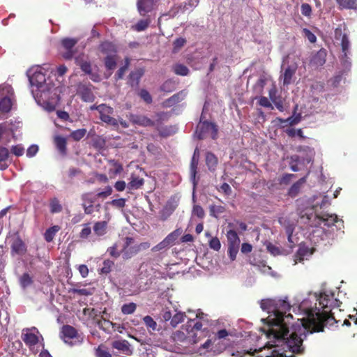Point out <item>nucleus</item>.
Returning <instances> with one entry per match:
<instances>
[{
  "label": "nucleus",
  "instance_id": "nucleus-1",
  "mask_svg": "<svg viewBox=\"0 0 357 357\" xmlns=\"http://www.w3.org/2000/svg\"><path fill=\"white\" fill-rule=\"evenodd\" d=\"M207 315L197 310L196 318L199 321L195 322V319H190L188 321L185 332L178 331L174 333V340L183 344L185 347L195 344L203 337L210 336V331L206 328H202L204 322H207Z\"/></svg>",
  "mask_w": 357,
  "mask_h": 357
},
{
  "label": "nucleus",
  "instance_id": "nucleus-2",
  "mask_svg": "<svg viewBox=\"0 0 357 357\" xmlns=\"http://www.w3.org/2000/svg\"><path fill=\"white\" fill-rule=\"evenodd\" d=\"M26 75L31 86L35 98H46L47 93L56 91L54 84L46 78L45 69L40 66H33L26 71Z\"/></svg>",
  "mask_w": 357,
  "mask_h": 357
},
{
  "label": "nucleus",
  "instance_id": "nucleus-3",
  "mask_svg": "<svg viewBox=\"0 0 357 357\" xmlns=\"http://www.w3.org/2000/svg\"><path fill=\"white\" fill-rule=\"evenodd\" d=\"M22 340L34 354L44 348L43 337L36 327L24 328L22 333Z\"/></svg>",
  "mask_w": 357,
  "mask_h": 357
},
{
  "label": "nucleus",
  "instance_id": "nucleus-4",
  "mask_svg": "<svg viewBox=\"0 0 357 357\" xmlns=\"http://www.w3.org/2000/svg\"><path fill=\"white\" fill-rule=\"evenodd\" d=\"M335 40L340 41L342 47L343 56L341 59V64L345 70H349L351 66L349 56L350 55V42L344 26H339L335 29Z\"/></svg>",
  "mask_w": 357,
  "mask_h": 357
},
{
  "label": "nucleus",
  "instance_id": "nucleus-5",
  "mask_svg": "<svg viewBox=\"0 0 357 357\" xmlns=\"http://www.w3.org/2000/svg\"><path fill=\"white\" fill-rule=\"evenodd\" d=\"M13 90L10 85L3 84L0 85V112H8L13 105Z\"/></svg>",
  "mask_w": 357,
  "mask_h": 357
},
{
  "label": "nucleus",
  "instance_id": "nucleus-6",
  "mask_svg": "<svg viewBox=\"0 0 357 357\" xmlns=\"http://www.w3.org/2000/svg\"><path fill=\"white\" fill-rule=\"evenodd\" d=\"M195 135L199 139H203L208 135L215 139L218 135L217 126L208 121L199 122L196 129Z\"/></svg>",
  "mask_w": 357,
  "mask_h": 357
},
{
  "label": "nucleus",
  "instance_id": "nucleus-7",
  "mask_svg": "<svg viewBox=\"0 0 357 357\" xmlns=\"http://www.w3.org/2000/svg\"><path fill=\"white\" fill-rule=\"evenodd\" d=\"M77 42V39L73 38H64L61 40L59 52L65 59L69 60L74 56L76 52L74 47Z\"/></svg>",
  "mask_w": 357,
  "mask_h": 357
},
{
  "label": "nucleus",
  "instance_id": "nucleus-8",
  "mask_svg": "<svg viewBox=\"0 0 357 357\" xmlns=\"http://www.w3.org/2000/svg\"><path fill=\"white\" fill-rule=\"evenodd\" d=\"M181 228L176 229L170 234H169L160 243L152 248L153 252L160 251L172 245L177 238L182 234Z\"/></svg>",
  "mask_w": 357,
  "mask_h": 357
},
{
  "label": "nucleus",
  "instance_id": "nucleus-9",
  "mask_svg": "<svg viewBox=\"0 0 357 357\" xmlns=\"http://www.w3.org/2000/svg\"><path fill=\"white\" fill-rule=\"evenodd\" d=\"M134 240L131 237H126L125 239V244L123 245V255L126 259L131 257L132 255L137 254L142 250H145L149 248L150 245L148 243H142L135 247H130L133 243Z\"/></svg>",
  "mask_w": 357,
  "mask_h": 357
},
{
  "label": "nucleus",
  "instance_id": "nucleus-10",
  "mask_svg": "<svg viewBox=\"0 0 357 357\" xmlns=\"http://www.w3.org/2000/svg\"><path fill=\"white\" fill-rule=\"evenodd\" d=\"M202 348L206 349L207 351H212L215 355H218L225 349L226 346L222 342L214 337L213 340L208 339L202 344Z\"/></svg>",
  "mask_w": 357,
  "mask_h": 357
},
{
  "label": "nucleus",
  "instance_id": "nucleus-11",
  "mask_svg": "<svg viewBox=\"0 0 357 357\" xmlns=\"http://www.w3.org/2000/svg\"><path fill=\"white\" fill-rule=\"evenodd\" d=\"M97 109L100 113V119L103 122L112 126L118 125V121L110 116L113 112V109L111 107L102 104L97 107Z\"/></svg>",
  "mask_w": 357,
  "mask_h": 357
},
{
  "label": "nucleus",
  "instance_id": "nucleus-12",
  "mask_svg": "<svg viewBox=\"0 0 357 357\" xmlns=\"http://www.w3.org/2000/svg\"><path fill=\"white\" fill-rule=\"evenodd\" d=\"M279 223L284 228L285 232L287 235L289 246L291 248L294 245V241L293 239V232L295 229L296 223L294 221L290 220L287 217H281L278 220Z\"/></svg>",
  "mask_w": 357,
  "mask_h": 357
},
{
  "label": "nucleus",
  "instance_id": "nucleus-13",
  "mask_svg": "<svg viewBox=\"0 0 357 357\" xmlns=\"http://www.w3.org/2000/svg\"><path fill=\"white\" fill-rule=\"evenodd\" d=\"M316 220L317 221V225L321 227L327 226L331 227L332 225H334L335 223H337L339 225L342 223V221L341 220H339L337 218V216L335 214H328L325 213L321 215H316Z\"/></svg>",
  "mask_w": 357,
  "mask_h": 357
},
{
  "label": "nucleus",
  "instance_id": "nucleus-14",
  "mask_svg": "<svg viewBox=\"0 0 357 357\" xmlns=\"http://www.w3.org/2000/svg\"><path fill=\"white\" fill-rule=\"evenodd\" d=\"M77 333L75 328L69 325L63 326L61 330V338L66 343L73 345V343L72 340L77 338Z\"/></svg>",
  "mask_w": 357,
  "mask_h": 357
},
{
  "label": "nucleus",
  "instance_id": "nucleus-15",
  "mask_svg": "<svg viewBox=\"0 0 357 357\" xmlns=\"http://www.w3.org/2000/svg\"><path fill=\"white\" fill-rule=\"evenodd\" d=\"M158 0H138L137 8L141 15H145L151 12L155 7Z\"/></svg>",
  "mask_w": 357,
  "mask_h": 357
},
{
  "label": "nucleus",
  "instance_id": "nucleus-16",
  "mask_svg": "<svg viewBox=\"0 0 357 357\" xmlns=\"http://www.w3.org/2000/svg\"><path fill=\"white\" fill-rule=\"evenodd\" d=\"M112 347L128 356H130L133 353L130 344L125 340L114 341L112 342Z\"/></svg>",
  "mask_w": 357,
  "mask_h": 357
},
{
  "label": "nucleus",
  "instance_id": "nucleus-17",
  "mask_svg": "<svg viewBox=\"0 0 357 357\" xmlns=\"http://www.w3.org/2000/svg\"><path fill=\"white\" fill-rule=\"evenodd\" d=\"M107 221L96 222L93 226V236H91V238H93L94 236L99 238L105 235L107 231Z\"/></svg>",
  "mask_w": 357,
  "mask_h": 357
},
{
  "label": "nucleus",
  "instance_id": "nucleus-18",
  "mask_svg": "<svg viewBox=\"0 0 357 357\" xmlns=\"http://www.w3.org/2000/svg\"><path fill=\"white\" fill-rule=\"evenodd\" d=\"M199 151L198 149L195 150L193 156L192 158L191 163H190V179L193 183L194 188H195L197 185L196 181V174H197V168L199 162Z\"/></svg>",
  "mask_w": 357,
  "mask_h": 357
},
{
  "label": "nucleus",
  "instance_id": "nucleus-19",
  "mask_svg": "<svg viewBox=\"0 0 357 357\" xmlns=\"http://www.w3.org/2000/svg\"><path fill=\"white\" fill-rule=\"evenodd\" d=\"M312 255V251L305 245H300L297 253L294 257V264L307 259Z\"/></svg>",
  "mask_w": 357,
  "mask_h": 357
},
{
  "label": "nucleus",
  "instance_id": "nucleus-20",
  "mask_svg": "<svg viewBox=\"0 0 357 357\" xmlns=\"http://www.w3.org/2000/svg\"><path fill=\"white\" fill-rule=\"evenodd\" d=\"M128 117L133 124L142 126H150L153 124V122L151 119L144 116L130 114Z\"/></svg>",
  "mask_w": 357,
  "mask_h": 357
},
{
  "label": "nucleus",
  "instance_id": "nucleus-21",
  "mask_svg": "<svg viewBox=\"0 0 357 357\" xmlns=\"http://www.w3.org/2000/svg\"><path fill=\"white\" fill-rule=\"evenodd\" d=\"M144 73V70L142 68H138L131 72L129 75V84L132 86H137Z\"/></svg>",
  "mask_w": 357,
  "mask_h": 357
},
{
  "label": "nucleus",
  "instance_id": "nucleus-22",
  "mask_svg": "<svg viewBox=\"0 0 357 357\" xmlns=\"http://www.w3.org/2000/svg\"><path fill=\"white\" fill-rule=\"evenodd\" d=\"M53 95V96H56V92L55 91H52V92H50V93H47V94L46 95V98H45V96H43V98H35L36 100L37 99H42V100L43 101V107H44V109L48 112H52L53 110L55 109V107H56V105H55V101H47L46 100L47 99H49L50 98V95Z\"/></svg>",
  "mask_w": 357,
  "mask_h": 357
},
{
  "label": "nucleus",
  "instance_id": "nucleus-23",
  "mask_svg": "<svg viewBox=\"0 0 357 357\" xmlns=\"http://www.w3.org/2000/svg\"><path fill=\"white\" fill-rule=\"evenodd\" d=\"M8 157V149L6 147L0 146V170H4L8 167L7 162Z\"/></svg>",
  "mask_w": 357,
  "mask_h": 357
},
{
  "label": "nucleus",
  "instance_id": "nucleus-24",
  "mask_svg": "<svg viewBox=\"0 0 357 357\" xmlns=\"http://www.w3.org/2000/svg\"><path fill=\"white\" fill-rule=\"evenodd\" d=\"M297 66L292 65L288 66L283 75V84L288 85L291 82L292 77L296 71Z\"/></svg>",
  "mask_w": 357,
  "mask_h": 357
},
{
  "label": "nucleus",
  "instance_id": "nucleus-25",
  "mask_svg": "<svg viewBox=\"0 0 357 357\" xmlns=\"http://www.w3.org/2000/svg\"><path fill=\"white\" fill-rule=\"evenodd\" d=\"M306 182V177L304 176L300 178L297 182L294 183L289 190V195L291 197H296L302 187V185Z\"/></svg>",
  "mask_w": 357,
  "mask_h": 357
},
{
  "label": "nucleus",
  "instance_id": "nucleus-26",
  "mask_svg": "<svg viewBox=\"0 0 357 357\" xmlns=\"http://www.w3.org/2000/svg\"><path fill=\"white\" fill-rule=\"evenodd\" d=\"M100 51L107 54H116L115 45L110 42H104L100 46Z\"/></svg>",
  "mask_w": 357,
  "mask_h": 357
},
{
  "label": "nucleus",
  "instance_id": "nucleus-27",
  "mask_svg": "<svg viewBox=\"0 0 357 357\" xmlns=\"http://www.w3.org/2000/svg\"><path fill=\"white\" fill-rule=\"evenodd\" d=\"M342 9L357 10V0H336Z\"/></svg>",
  "mask_w": 357,
  "mask_h": 357
},
{
  "label": "nucleus",
  "instance_id": "nucleus-28",
  "mask_svg": "<svg viewBox=\"0 0 357 357\" xmlns=\"http://www.w3.org/2000/svg\"><path fill=\"white\" fill-rule=\"evenodd\" d=\"M227 238L229 245L239 246L241 241L237 233L234 230L231 229L228 231L227 233Z\"/></svg>",
  "mask_w": 357,
  "mask_h": 357
},
{
  "label": "nucleus",
  "instance_id": "nucleus-29",
  "mask_svg": "<svg viewBox=\"0 0 357 357\" xmlns=\"http://www.w3.org/2000/svg\"><path fill=\"white\" fill-rule=\"evenodd\" d=\"M206 163L210 171H214L218 165V159L214 154L208 152L206 155Z\"/></svg>",
  "mask_w": 357,
  "mask_h": 357
},
{
  "label": "nucleus",
  "instance_id": "nucleus-30",
  "mask_svg": "<svg viewBox=\"0 0 357 357\" xmlns=\"http://www.w3.org/2000/svg\"><path fill=\"white\" fill-rule=\"evenodd\" d=\"M62 210L63 206L56 197H54L50 200V211L52 213H59L61 212Z\"/></svg>",
  "mask_w": 357,
  "mask_h": 357
},
{
  "label": "nucleus",
  "instance_id": "nucleus-31",
  "mask_svg": "<svg viewBox=\"0 0 357 357\" xmlns=\"http://www.w3.org/2000/svg\"><path fill=\"white\" fill-rule=\"evenodd\" d=\"M117 55L109 54L105 59V68L109 70H114L116 66Z\"/></svg>",
  "mask_w": 357,
  "mask_h": 357
},
{
  "label": "nucleus",
  "instance_id": "nucleus-32",
  "mask_svg": "<svg viewBox=\"0 0 357 357\" xmlns=\"http://www.w3.org/2000/svg\"><path fill=\"white\" fill-rule=\"evenodd\" d=\"M144 184V179L137 176H132L127 187L129 190L138 189Z\"/></svg>",
  "mask_w": 357,
  "mask_h": 357
},
{
  "label": "nucleus",
  "instance_id": "nucleus-33",
  "mask_svg": "<svg viewBox=\"0 0 357 357\" xmlns=\"http://www.w3.org/2000/svg\"><path fill=\"white\" fill-rule=\"evenodd\" d=\"M60 230V227L57 225L52 226L48 228L44 234L45 239L47 242H51L56 234Z\"/></svg>",
  "mask_w": 357,
  "mask_h": 357
},
{
  "label": "nucleus",
  "instance_id": "nucleus-34",
  "mask_svg": "<svg viewBox=\"0 0 357 357\" xmlns=\"http://www.w3.org/2000/svg\"><path fill=\"white\" fill-rule=\"evenodd\" d=\"M75 62L85 73L88 75L91 74V66L89 61H84L78 56L75 58Z\"/></svg>",
  "mask_w": 357,
  "mask_h": 357
},
{
  "label": "nucleus",
  "instance_id": "nucleus-35",
  "mask_svg": "<svg viewBox=\"0 0 357 357\" xmlns=\"http://www.w3.org/2000/svg\"><path fill=\"white\" fill-rule=\"evenodd\" d=\"M12 252L17 255L22 254L24 252V244L20 240H15L11 245Z\"/></svg>",
  "mask_w": 357,
  "mask_h": 357
},
{
  "label": "nucleus",
  "instance_id": "nucleus-36",
  "mask_svg": "<svg viewBox=\"0 0 357 357\" xmlns=\"http://www.w3.org/2000/svg\"><path fill=\"white\" fill-rule=\"evenodd\" d=\"M54 142L57 149L61 153H65L66 150V140L64 137L56 136L54 138Z\"/></svg>",
  "mask_w": 357,
  "mask_h": 357
},
{
  "label": "nucleus",
  "instance_id": "nucleus-37",
  "mask_svg": "<svg viewBox=\"0 0 357 357\" xmlns=\"http://www.w3.org/2000/svg\"><path fill=\"white\" fill-rule=\"evenodd\" d=\"M91 236H93V234L90 224H84L83 228L79 233V237L82 239H88L89 238H91Z\"/></svg>",
  "mask_w": 357,
  "mask_h": 357
},
{
  "label": "nucleus",
  "instance_id": "nucleus-38",
  "mask_svg": "<svg viewBox=\"0 0 357 357\" xmlns=\"http://www.w3.org/2000/svg\"><path fill=\"white\" fill-rule=\"evenodd\" d=\"M185 317V313L182 312H176L171 319V325L173 327H176L178 324L183 322L184 321V319Z\"/></svg>",
  "mask_w": 357,
  "mask_h": 357
},
{
  "label": "nucleus",
  "instance_id": "nucleus-39",
  "mask_svg": "<svg viewBox=\"0 0 357 357\" xmlns=\"http://www.w3.org/2000/svg\"><path fill=\"white\" fill-rule=\"evenodd\" d=\"M33 283L31 277L28 273H24L20 278V284L23 289L26 288Z\"/></svg>",
  "mask_w": 357,
  "mask_h": 357
},
{
  "label": "nucleus",
  "instance_id": "nucleus-40",
  "mask_svg": "<svg viewBox=\"0 0 357 357\" xmlns=\"http://www.w3.org/2000/svg\"><path fill=\"white\" fill-rule=\"evenodd\" d=\"M314 201H316L315 205H319L321 208L324 207L330 204L329 198L327 195H319L314 198Z\"/></svg>",
  "mask_w": 357,
  "mask_h": 357
},
{
  "label": "nucleus",
  "instance_id": "nucleus-41",
  "mask_svg": "<svg viewBox=\"0 0 357 357\" xmlns=\"http://www.w3.org/2000/svg\"><path fill=\"white\" fill-rule=\"evenodd\" d=\"M126 199L124 198H119L113 199L109 202L108 204H110L115 208L121 209L123 211V208L126 206Z\"/></svg>",
  "mask_w": 357,
  "mask_h": 357
},
{
  "label": "nucleus",
  "instance_id": "nucleus-42",
  "mask_svg": "<svg viewBox=\"0 0 357 357\" xmlns=\"http://www.w3.org/2000/svg\"><path fill=\"white\" fill-rule=\"evenodd\" d=\"M174 72L178 75L185 76L189 73V69L184 65L176 64L174 68Z\"/></svg>",
  "mask_w": 357,
  "mask_h": 357
},
{
  "label": "nucleus",
  "instance_id": "nucleus-43",
  "mask_svg": "<svg viewBox=\"0 0 357 357\" xmlns=\"http://www.w3.org/2000/svg\"><path fill=\"white\" fill-rule=\"evenodd\" d=\"M137 305L134 303L124 304L121 307V312L124 314H132L136 310Z\"/></svg>",
  "mask_w": 357,
  "mask_h": 357
},
{
  "label": "nucleus",
  "instance_id": "nucleus-44",
  "mask_svg": "<svg viewBox=\"0 0 357 357\" xmlns=\"http://www.w3.org/2000/svg\"><path fill=\"white\" fill-rule=\"evenodd\" d=\"M187 93L184 91H182L173 96H172L169 100L168 102L169 103L175 104L177 103L181 100H183L185 97L186 96Z\"/></svg>",
  "mask_w": 357,
  "mask_h": 357
},
{
  "label": "nucleus",
  "instance_id": "nucleus-45",
  "mask_svg": "<svg viewBox=\"0 0 357 357\" xmlns=\"http://www.w3.org/2000/svg\"><path fill=\"white\" fill-rule=\"evenodd\" d=\"M110 165L113 167V169L109 170L111 174L114 175L119 174L123 171V166L120 163L117 162L115 160H111L109 162Z\"/></svg>",
  "mask_w": 357,
  "mask_h": 357
},
{
  "label": "nucleus",
  "instance_id": "nucleus-46",
  "mask_svg": "<svg viewBox=\"0 0 357 357\" xmlns=\"http://www.w3.org/2000/svg\"><path fill=\"white\" fill-rule=\"evenodd\" d=\"M129 64H130V59L128 58H126L125 59V65L122 67H121L116 74V79H121L123 78L125 73L126 72L128 66H129Z\"/></svg>",
  "mask_w": 357,
  "mask_h": 357
},
{
  "label": "nucleus",
  "instance_id": "nucleus-47",
  "mask_svg": "<svg viewBox=\"0 0 357 357\" xmlns=\"http://www.w3.org/2000/svg\"><path fill=\"white\" fill-rule=\"evenodd\" d=\"M86 133V130L84 128H82L73 131L71 133L70 136L73 139L79 141L85 136Z\"/></svg>",
  "mask_w": 357,
  "mask_h": 357
},
{
  "label": "nucleus",
  "instance_id": "nucleus-48",
  "mask_svg": "<svg viewBox=\"0 0 357 357\" xmlns=\"http://www.w3.org/2000/svg\"><path fill=\"white\" fill-rule=\"evenodd\" d=\"M143 321L148 328L152 329L153 331L156 330L157 324L151 317H150L149 315L145 316L143 318Z\"/></svg>",
  "mask_w": 357,
  "mask_h": 357
},
{
  "label": "nucleus",
  "instance_id": "nucleus-49",
  "mask_svg": "<svg viewBox=\"0 0 357 357\" xmlns=\"http://www.w3.org/2000/svg\"><path fill=\"white\" fill-rule=\"evenodd\" d=\"M150 23L149 20H139L135 25V29L137 31H142L145 30L149 24Z\"/></svg>",
  "mask_w": 357,
  "mask_h": 357
},
{
  "label": "nucleus",
  "instance_id": "nucleus-50",
  "mask_svg": "<svg viewBox=\"0 0 357 357\" xmlns=\"http://www.w3.org/2000/svg\"><path fill=\"white\" fill-rule=\"evenodd\" d=\"M150 266L148 263H142L139 268V275L141 278L147 277L149 275Z\"/></svg>",
  "mask_w": 357,
  "mask_h": 357
},
{
  "label": "nucleus",
  "instance_id": "nucleus-51",
  "mask_svg": "<svg viewBox=\"0 0 357 357\" xmlns=\"http://www.w3.org/2000/svg\"><path fill=\"white\" fill-rule=\"evenodd\" d=\"M303 34L305 38H307V40L312 43H314L317 41V37L309 29L304 28L303 29Z\"/></svg>",
  "mask_w": 357,
  "mask_h": 357
},
{
  "label": "nucleus",
  "instance_id": "nucleus-52",
  "mask_svg": "<svg viewBox=\"0 0 357 357\" xmlns=\"http://www.w3.org/2000/svg\"><path fill=\"white\" fill-rule=\"evenodd\" d=\"M225 211V208L222 206H215L212 205L210 206V213L211 215L217 217L218 215L222 213Z\"/></svg>",
  "mask_w": 357,
  "mask_h": 357
},
{
  "label": "nucleus",
  "instance_id": "nucleus-53",
  "mask_svg": "<svg viewBox=\"0 0 357 357\" xmlns=\"http://www.w3.org/2000/svg\"><path fill=\"white\" fill-rule=\"evenodd\" d=\"M209 247L215 251H218L221 248L220 240L217 237L211 238L209 241Z\"/></svg>",
  "mask_w": 357,
  "mask_h": 357
},
{
  "label": "nucleus",
  "instance_id": "nucleus-54",
  "mask_svg": "<svg viewBox=\"0 0 357 357\" xmlns=\"http://www.w3.org/2000/svg\"><path fill=\"white\" fill-rule=\"evenodd\" d=\"M266 84V80L263 77H260L256 84H255L254 89L255 91L258 93H261L263 91V89L264 87V85Z\"/></svg>",
  "mask_w": 357,
  "mask_h": 357
},
{
  "label": "nucleus",
  "instance_id": "nucleus-55",
  "mask_svg": "<svg viewBox=\"0 0 357 357\" xmlns=\"http://www.w3.org/2000/svg\"><path fill=\"white\" fill-rule=\"evenodd\" d=\"M178 199L176 198H172L167 202L165 207L169 209V211L174 212L178 206Z\"/></svg>",
  "mask_w": 357,
  "mask_h": 357
},
{
  "label": "nucleus",
  "instance_id": "nucleus-56",
  "mask_svg": "<svg viewBox=\"0 0 357 357\" xmlns=\"http://www.w3.org/2000/svg\"><path fill=\"white\" fill-rule=\"evenodd\" d=\"M11 152L17 157L22 156L24 153V148L20 144L13 146Z\"/></svg>",
  "mask_w": 357,
  "mask_h": 357
},
{
  "label": "nucleus",
  "instance_id": "nucleus-57",
  "mask_svg": "<svg viewBox=\"0 0 357 357\" xmlns=\"http://www.w3.org/2000/svg\"><path fill=\"white\" fill-rule=\"evenodd\" d=\"M286 132L287 134L289 136V137H295V136H298L300 137L301 138H303V131L301 129H298V130H296L294 128H288L286 130Z\"/></svg>",
  "mask_w": 357,
  "mask_h": 357
},
{
  "label": "nucleus",
  "instance_id": "nucleus-58",
  "mask_svg": "<svg viewBox=\"0 0 357 357\" xmlns=\"http://www.w3.org/2000/svg\"><path fill=\"white\" fill-rule=\"evenodd\" d=\"M239 246L229 245L228 253L231 260H235L237 253L238 252Z\"/></svg>",
  "mask_w": 357,
  "mask_h": 357
},
{
  "label": "nucleus",
  "instance_id": "nucleus-59",
  "mask_svg": "<svg viewBox=\"0 0 357 357\" xmlns=\"http://www.w3.org/2000/svg\"><path fill=\"white\" fill-rule=\"evenodd\" d=\"M259 105L261 107H266V108H270L273 109V106L270 100L264 96H261L259 98Z\"/></svg>",
  "mask_w": 357,
  "mask_h": 357
},
{
  "label": "nucleus",
  "instance_id": "nucleus-60",
  "mask_svg": "<svg viewBox=\"0 0 357 357\" xmlns=\"http://www.w3.org/2000/svg\"><path fill=\"white\" fill-rule=\"evenodd\" d=\"M301 11L304 16L310 17L312 14V8L308 3H303L301 6Z\"/></svg>",
  "mask_w": 357,
  "mask_h": 357
},
{
  "label": "nucleus",
  "instance_id": "nucleus-61",
  "mask_svg": "<svg viewBox=\"0 0 357 357\" xmlns=\"http://www.w3.org/2000/svg\"><path fill=\"white\" fill-rule=\"evenodd\" d=\"M113 262L110 260H105L103 262L102 267L101 268L100 271L102 273H108L110 272L112 266H113Z\"/></svg>",
  "mask_w": 357,
  "mask_h": 357
},
{
  "label": "nucleus",
  "instance_id": "nucleus-62",
  "mask_svg": "<svg viewBox=\"0 0 357 357\" xmlns=\"http://www.w3.org/2000/svg\"><path fill=\"white\" fill-rule=\"evenodd\" d=\"M38 151V146L33 144L30 146L26 151V156L29 158L33 157Z\"/></svg>",
  "mask_w": 357,
  "mask_h": 357
},
{
  "label": "nucleus",
  "instance_id": "nucleus-63",
  "mask_svg": "<svg viewBox=\"0 0 357 357\" xmlns=\"http://www.w3.org/2000/svg\"><path fill=\"white\" fill-rule=\"evenodd\" d=\"M139 96L147 103H150L152 101L150 93L145 89L140 91Z\"/></svg>",
  "mask_w": 357,
  "mask_h": 357
},
{
  "label": "nucleus",
  "instance_id": "nucleus-64",
  "mask_svg": "<svg viewBox=\"0 0 357 357\" xmlns=\"http://www.w3.org/2000/svg\"><path fill=\"white\" fill-rule=\"evenodd\" d=\"M96 356L97 357H112L109 351L100 347L96 349Z\"/></svg>",
  "mask_w": 357,
  "mask_h": 357
}]
</instances>
